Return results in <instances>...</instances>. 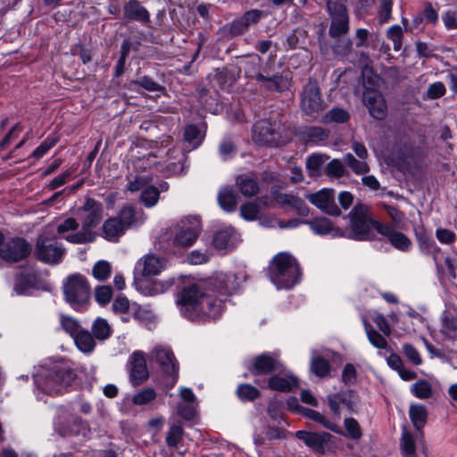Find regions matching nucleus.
I'll list each match as a JSON object with an SVG mask.
<instances>
[{
    "instance_id": "obj_36",
    "label": "nucleus",
    "mask_w": 457,
    "mask_h": 457,
    "mask_svg": "<svg viewBox=\"0 0 457 457\" xmlns=\"http://www.w3.org/2000/svg\"><path fill=\"white\" fill-rule=\"evenodd\" d=\"M311 370L316 376L325 378L329 374L330 366L326 359L320 357L315 351H312Z\"/></svg>"
},
{
    "instance_id": "obj_3",
    "label": "nucleus",
    "mask_w": 457,
    "mask_h": 457,
    "mask_svg": "<svg viewBox=\"0 0 457 457\" xmlns=\"http://www.w3.org/2000/svg\"><path fill=\"white\" fill-rule=\"evenodd\" d=\"M73 370L64 362L40 366L34 375L37 389L50 395L62 394L75 379Z\"/></svg>"
},
{
    "instance_id": "obj_49",
    "label": "nucleus",
    "mask_w": 457,
    "mask_h": 457,
    "mask_svg": "<svg viewBox=\"0 0 457 457\" xmlns=\"http://www.w3.org/2000/svg\"><path fill=\"white\" fill-rule=\"evenodd\" d=\"M386 37L393 42L395 51H399L402 48L403 29L401 26H391L386 31Z\"/></svg>"
},
{
    "instance_id": "obj_53",
    "label": "nucleus",
    "mask_w": 457,
    "mask_h": 457,
    "mask_svg": "<svg viewBox=\"0 0 457 457\" xmlns=\"http://www.w3.org/2000/svg\"><path fill=\"white\" fill-rule=\"evenodd\" d=\"M440 330L446 337L453 338L457 333V319L445 316Z\"/></svg>"
},
{
    "instance_id": "obj_61",
    "label": "nucleus",
    "mask_w": 457,
    "mask_h": 457,
    "mask_svg": "<svg viewBox=\"0 0 457 457\" xmlns=\"http://www.w3.org/2000/svg\"><path fill=\"white\" fill-rule=\"evenodd\" d=\"M345 167L339 160H332L327 168V173L329 177L340 178L344 175Z\"/></svg>"
},
{
    "instance_id": "obj_6",
    "label": "nucleus",
    "mask_w": 457,
    "mask_h": 457,
    "mask_svg": "<svg viewBox=\"0 0 457 457\" xmlns=\"http://www.w3.org/2000/svg\"><path fill=\"white\" fill-rule=\"evenodd\" d=\"M201 229V220L198 217L183 218L173 228V245L181 247L191 246L196 241Z\"/></svg>"
},
{
    "instance_id": "obj_47",
    "label": "nucleus",
    "mask_w": 457,
    "mask_h": 457,
    "mask_svg": "<svg viewBox=\"0 0 457 457\" xmlns=\"http://www.w3.org/2000/svg\"><path fill=\"white\" fill-rule=\"evenodd\" d=\"M155 397L156 392L154 391V389L151 387H146L135 394L131 401L136 405H144L154 401Z\"/></svg>"
},
{
    "instance_id": "obj_52",
    "label": "nucleus",
    "mask_w": 457,
    "mask_h": 457,
    "mask_svg": "<svg viewBox=\"0 0 457 457\" xmlns=\"http://www.w3.org/2000/svg\"><path fill=\"white\" fill-rule=\"evenodd\" d=\"M344 425L347 432V436H349L351 439L358 440L361 437L362 432L358 421L355 419H345Z\"/></svg>"
},
{
    "instance_id": "obj_51",
    "label": "nucleus",
    "mask_w": 457,
    "mask_h": 457,
    "mask_svg": "<svg viewBox=\"0 0 457 457\" xmlns=\"http://www.w3.org/2000/svg\"><path fill=\"white\" fill-rule=\"evenodd\" d=\"M237 394L240 399L245 401H253L260 395L258 389L250 384L240 385Z\"/></svg>"
},
{
    "instance_id": "obj_54",
    "label": "nucleus",
    "mask_w": 457,
    "mask_h": 457,
    "mask_svg": "<svg viewBox=\"0 0 457 457\" xmlns=\"http://www.w3.org/2000/svg\"><path fill=\"white\" fill-rule=\"evenodd\" d=\"M392 0H380L378 19L380 24L387 22L392 17Z\"/></svg>"
},
{
    "instance_id": "obj_42",
    "label": "nucleus",
    "mask_w": 457,
    "mask_h": 457,
    "mask_svg": "<svg viewBox=\"0 0 457 457\" xmlns=\"http://www.w3.org/2000/svg\"><path fill=\"white\" fill-rule=\"evenodd\" d=\"M94 336L99 340H104L111 335V327L106 320L98 318L92 326Z\"/></svg>"
},
{
    "instance_id": "obj_31",
    "label": "nucleus",
    "mask_w": 457,
    "mask_h": 457,
    "mask_svg": "<svg viewBox=\"0 0 457 457\" xmlns=\"http://www.w3.org/2000/svg\"><path fill=\"white\" fill-rule=\"evenodd\" d=\"M410 419L416 429H421L428 418V411L426 407L420 403H412L409 410Z\"/></svg>"
},
{
    "instance_id": "obj_22",
    "label": "nucleus",
    "mask_w": 457,
    "mask_h": 457,
    "mask_svg": "<svg viewBox=\"0 0 457 457\" xmlns=\"http://www.w3.org/2000/svg\"><path fill=\"white\" fill-rule=\"evenodd\" d=\"M116 218L122 222V226L126 231L130 228L141 225L145 221L143 212L136 211L130 206L123 207Z\"/></svg>"
},
{
    "instance_id": "obj_21",
    "label": "nucleus",
    "mask_w": 457,
    "mask_h": 457,
    "mask_svg": "<svg viewBox=\"0 0 457 457\" xmlns=\"http://www.w3.org/2000/svg\"><path fill=\"white\" fill-rule=\"evenodd\" d=\"M237 241V232L233 228L228 227L216 232L213 237V245L220 251H228L234 247Z\"/></svg>"
},
{
    "instance_id": "obj_33",
    "label": "nucleus",
    "mask_w": 457,
    "mask_h": 457,
    "mask_svg": "<svg viewBox=\"0 0 457 457\" xmlns=\"http://www.w3.org/2000/svg\"><path fill=\"white\" fill-rule=\"evenodd\" d=\"M73 339L77 347L84 353H90L96 346L95 340L87 330L81 329Z\"/></svg>"
},
{
    "instance_id": "obj_32",
    "label": "nucleus",
    "mask_w": 457,
    "mask_h": 457,
    "mask_svg": "<svg viewBox=\"0 0 457 457\" xmlns=\"http://www.w3.org/2000/svg\"><path fill=\"white\" fill-rule=\"evenodd\" d=\"M184 428L179 421L171 422L166 434L165 442L169 447L176 448L183 439Z\"/></svg>"
},
{
    "instance_id": "obj_9",
    "label": "nucleus",
    "mask_w": 457,
    "mask_h": 457,
    "mask_svg": "<svg viewBox=\"0 0 457 457\" xmlns=\"http://www.w3.org/2000/svg\"><path fill=\"white\" fill-rule=\"evenodd\" d=\"M327 10L330 18L328 33L332 37L344 35L349 30V17L345 5L336 0H328Z\"/></svg>"
},
{
    "instance_id": "obj_60",
    "label": "nucleus",
    "mask_w": 457,
    "mask_h": 457,
    "mask_svg": "<svg viewBox=\"0 0 457 457\" xmlns=\"http://www.w3.org/2000/svg\"><path fill=\"white\" fill-rule=\"evenodd\" d=\"M131 85H139L145 90L150 92L160 91L162 89V86H160L158 83H156L149 77H143L138 80H134L131 82Z\"/></svg>"
},
{
    "instance_id": "obj_40",
    "label": "nucleus",
    "mask_w": 457,
    "mask_h": 457,
    "mask_svg": "<svg viewBox=\"0 0 457 457\" xmlns=\"http://www.w3.org/2000/svg\"><path fill=\"white\" fill-rule=\"evenodd\" d=\"M400 446L402 454L404 457H410L416 452L413 436L405 428H403L402 433Z\"/></svg>"
},
{
    "instance_id": "obj_15",
    "label": "nucleus",
    "mask_w": 457,
    "mask_h": 457,
    "mask_svg": "<svg viewBox=\"0 0 457 457\" xmlns=\"http://www.w3.org/2000/svg\"><path fill=\"white\" fill-rule=\"evenodd\" d=\"M30 253V245L26 240L15 237L6 242L0 249V257L6 262H16L26 258Z\"/></svg>"
},
{
    "instance_id": "obj_39",
    "label": "nucleus",
    "mask_w": 457,
    "mask_h": 457,
    "mask_svg": "<svg viewBox=\"0 0 457 457\" xmlns=\"http://www.w3.org/2000/svg\"><path fill=\"white\" fill-rule=\"evenodd\" d=\"M79 227V221L73 218L69 217L62 220H61L56 226V232L59 235H62L64 238L65 236L72 235L78 232V228Z\"/></svg>"
},
{
    "instance_id": "obj_25",
    "label": "nucleus",
    "mask_w": 457,
    "mask_h": 457,
    "mask_svg": "<svg viewBox=\"0 0 457 457\" xmlns=\"http://www.w3.org/2000/svg\"><path fill=\"white\" fill-rule=\"evenodd\" d=\"M295 436L302 440L307 446L320 449L327 444L331 436L326 432H306L303 430H299L295 433Z\"/></svg>"
},
{
    "instance_id": "obj_37",
    "label": "nucleus",
    "mask_w": 457,
    "mask_h": 457,
    "mask_svg": "<svg viewBox=\"0 0 457 457\" xmlns=\"http://www.w3.org/2000/svg\"><path fill=\"white\" fill-rule=\"evenodd\" d=\"M112 311L120 313H133L136 317L140 311V306L136 303H130L125 296H118L112 303Z\"/></svg>"
},
{
    "instance_id": "obj_64",
    "label": "nucleus",
    "mask_w": 457,
    "mask_h": 457,
    "mask_svg": "<svg viewBox=\"0 0 457 457\" xmlns=\"http://www.w3.org/2000/svg\"><path fill=\"white\" fill-rule=\"evenodd\" d=\"M220 281L224 283L223 289L227 293H231L237 287V283H236V275L235 274H227L221 276Z\"/></svg>"
},
{
    "instance_id": "obj_34",
    "label": "nucleus",
    "mask_w": 457,
    "mask_h": 457,
    "mask_svg": "<svg viewBox=\"0 0 457 457\" xmlns=\"http://www.w3.org/2000/svg\"><path fill=\"white\" fill-rule=\"evenodd\" d=\"M220 206L226 212H233L237 206V195L229 187H223L218 195Z\"/></svg>"
},
{
    "instance_id": "obj_20",
    "label": "nucleus",
    "mask_w": 457,
    "mask_h": 457,
    "mask_svg": "<svg viewBox=\"0 0 457 457\" xmlns=\"http://www.w3.org/2000/svg\"><path fill=\"white\" fill-rule=\"evenodd\" d=\"M280 361L275 357L264 353L254 358L251 372L254 375L269 374L280 370Z\"/></svg>"
},
{
    "instance_id": "obj_12",
    "label": "nucleus",
    "mask_w": 457,
    "mask_h": 457,
    "mask_svg": "<svg viewBox=\"0 0 457 457\" xmlns=\"http://www.w3.org/2000/svg\"><path fill=\"white\" fill-rule=\"evenodd\" d=\"M65 253V249L55 240L40 235L37 240L36 254L45 262L57 263L61 262Z\"/></svg>"
},
{
    "instance_id": "obj_28",
    "label": "nucleus",
    "mask_w": 457,
    "mask_h": 457,
    "mask_svg": "<svg viewBox=\"0 0 457 457\" xmlns=\"http://www.w3.org/2000/svg\"><path fill=\"white\" fill-rule=\"evenodd\" d=\"M311 229L319 235L332 234L334 237L341 236L342 233L339 229L335 228L330 220L327 218H316L308 222Z\"/></svg>"
},
{
    "instance_id": "obj_41",
    "label": "nucleus",
    "mask_w": 457,
    "mask_h": 457,
    "mask_svg": "<svg viewBox=\"0 0 457 457\" xmlns=\"http://www.w3.org/2000/svg\"><path fill=\"white\" fill-rule=\"evenodd\" d=\"M184 137L191 149H195L199 146L203 140L201 131L195 125H189L186 128Z\"/></svg>"
},
{
    "instance_id": "obj_1",
    "label": "nucleus",
    "mask_w": 457,
    "mask_h": 457,
    "mask_svg": "<svg viewBox=\"0 0 457 457\" xmlns=\"http://www.w3.org/2000/svg\"><path fill=\"white\" fill-rule=\"evenodd\" d=\"M176 303L181 315L193 321L215 320L224 308L223 301L201 284L184 287Z\"/></svg>"
},
{
    "instance_id": "obj_4",
    "label": "nucleus",
    "mask_w": 457,
    "mask_h": 457,
    "mask_svg": "<svg viewBox=\"0 0 457 457\" xmlns=\"http://www.w3.org/2000/svg\"><path fill=\"white\" fill-rule=\"evenodd\" d=\"M301 271L296 259L289 253L275 255L270 265V278L278 289H289L300 278Z\"/></svg>"
},
{
    "instance_id": "obj_19",
    "label": "nucleus",
    "mask_w": 457,
    "mask_h": 457,
    "mask_svg": "<svg viewBox=\"0 0 457 457\" xmlns=\"http://www.w3.org/2000/svg\"><path fill=\"white\" fill-rule=\"evenodd\" d=\"M130 379L134 385H138L148 378L146 360L142 352H134L130 358Z\"/></svg>"
},
{
    "instance_id": "obj_11",
    "label": "nucleus",
    "mask_w": 457,
    "mask_h": 457,
    "mask_svg": "<svg viewBox=\"0 0 457 457\" xmlns=\"http://www.w3.org/2000/svg\"><path fill=\"white\" fill-rule=\"evenodd\" d=\"M327 401L330 411L337 417H340L342 407L351 413H356L360 402L358 395L353 390L330 394L327 396Z\"/></svg>"
},
{
    "instance_id": "obj_43",
    "label": "nucleus",
    "mask_w": 457,
    "mask_h": 457,
    "mask_svg": "<svg viewBox=\"0 0 457 457\" xmlns=\"http://www.w3.org/2000/svg\"><path fill=\"white\" fill-rule=\"evenodd\" d=\"M345 162L352 169V170L358 175L365 174L370 170V167L365 160H357L351 154H345Z\"/></svg>"
},
{
    "instance_id": "obj_23",
    "label": "nucleus",
    "mask_w": 457,
    "mask_h": 457,
    "mask_svg": "<svg viewBox=\"0 0 457 457\" xmlns=\"http://www.w3.org/2000/svg\"><path fill=\"white\" fill-rule=\"evenodd\" d=\"M126 232L122 222L116 217H112L104 220L102 225V235L110 242H117Z\"/></svg>"
},
{
    "instance_id": "obj_16",
    "label": "nucleus",
    "mask_w": 457,
    "mask_h": 457,
    "mask_svg": "<svg viewBox=\"0 0 457 457\" xmlns=\"http://www.w3.org/2000/svg\"><path fill=\"white\" fill-rule=\"evenodd\" d=\"M165 266L166 262L163 258L149 253L138 260L136 270L143 277L148 278L160 274L165 269Z\"/></svg>"
},
{
    "instance_id": "obj_63",
    "label": "nucleus",
    "mask_w": 457,
    "mask_h": 457,
    "mask_svg": "<svg viewBox=\"0 0 457 457\" xmlns=\"http://www.w3.org/2000/svg\"><path fill=\"white\" fill-rule=\"evenodd\" d=\"M436 237L442 244H452L456 239V235L446 228H437L436 230Z\"/></svg>"
},
{
    "instance_id": "obj_59",
    "label": "nucleus",
    "mask_w": 457,
    "mask_h": 457,
    "mask_svg": "<svg viewBox=\"0 0 457 457\" xmlns=\"http://www.w3.org/2000/svg\"><path fill=\"white\" fill-rule=\"evenodd\" d=\"M56 137H47L39 146H37L34 152L33 156L36 158H41L44 156L56 143Z\"/></svg>"
},
{
    "instance_id": "obj_56",
    "label": "nucleus",
    "mask_w": 457,
    "mask_h": 457,
    "mask_svg": "<svg viewBox=\"0 0 457 457\" xmlns=\"http://www.w3.org/2000/svg\"><path fill=\"white\" fill-rule=\"evenodd\" d=\"M61 324L63 329L69 333L72 337L81 330L79 322L70 316H61Z\"/></svg>"
},
{
    "instance_id": "obj_18",
    "label": "nucleus",
    "mask_w": 457,
    "mask_h": 457,
    "mask_svg": "<svg viewBox=\"0 0 457 457\" xmlns=\"http://www.w3.org/2000/svg\"><path fill=\"white\" fill-rule=\"evenodd\" d=\"M273 199L282 208L295 210L300 216H307L309 208L304 201L292 194H284L277 191L272 192Z\"/></svg>"
},
{
    "instance_id": "obj_2",
    "label": "nucleus",
    "mask_w": 457,
    "mask_h": 457,
    "mask_svg": "<svg viewBox=\"0 0 457 457\" xmlns=\"http://www.w3.org/2000/svg\"><path fill=\"white\" fill-rule=\"evenodd\" d=\"M370 207L358 204L350 212L351 230L353 237L358 240L366 239L371 228L388 238L390 244L397 250L406 252L411 245V240L402 232L395 231L390 225L379 223L371 219Z\"/></svg>"
},
{
    "instance_id": "obj_24",
    "label": "nucleus",
    "mask_w": 457,
    "mask_h": 457,
    "mask_svg": "<svg viewBox=\"0 0 457 457\" xmlns=\"http://www.w3.org/2000/svg\"><path fill=\"white\" fill-rule=\"evenodd\" d=\"M258 85L269 91H284L288 87V80L281 75H274L272 77H266L262 73H257L254 76Z\"/></svg>"
},
{
    "instance_id": "obj_7",
    "label": "nucleus",
    "mask_w": 457,
    "mask_h": 457,
    "mask_svg": "<svg viewBox=\"0 0 457 457\" xmlns=\"http://www.w3.org/2000/svg\"><path fill=\"white\" fill-rule=\"evenodd\" d=\"M66 301L74 308L85 304L89 299V285L80 274H73L63 283Z\"/></svg>"
},
{
    "instance_id": "obj_27",
    "label": "nucleus",
    "mask_w": 457,
    "mask_h": 457,
    "mask_svg": "<svg viewBox=\"0 0 457 457\" xmlns=\"http://www.w3.org/2000/svg\"><path fill=\"white\" fill-rule=\"evenodd\" d=\"M124 16L141 22L149 21V13L137 1L130 0L124 7Z\"/></svg>"
},
{
    "instance_id": "obj_62",
    "label": "nucleus",
    "mask_w": 457,
    "mask_h": 457,
    "mask_svg": "<svg viewBox=\"0 0 457 457\" xmlns=\"http://www.w3.org/2000/svg\"><path fill=\"white\" fill-rule=\"evenodd\" d=\"M197 404L180 403L178 405V413L184 420H191L195 416V407Z\"/></svg>"
},
{
    "instance_id": "obj_58",
    "label": "nucleus",
    "mask_w": 457,
    "mask_h": 457,
    "mask_svg": "<svg viewBox=\"0 0 457 457\" xmlns=\"http://www.w3.org/2000/svg\"><path fill=\"white\" fill-rule=\"evenodd\" d=\"M445 87L443 82L437 81L428 86L426 92V98L436 99L443 96L445 94Z\"/></svg>"
},
{
    "instance_id": "obj_5",
    "label": "nucleus",
    "mask_w": 457,
    "mask_h": 457,
    "mask_svg": "<svg viewBox=\"0 0 457 457\" xmlns=\"http://www.w3.org/2000/svg\"><path fill=\"white\" fill-rule=\"evenodd\" d=\"M79 212L87 213L82 220L81 228L72 235L65 236L64 239L74 245L91 243L96 238L93 228L100 223L104 216L103 204L93 198L86 197L85 203Z\"/></svg>"
},
{
    "instance_id": "obj_48",
    "label": "nucleus",
    "mask_w": 457,
    "mask_h": 457,
    "mask_svg": "<svg viewBox=\"0 0 457 457\" xmlns=\"http://www.w3.org/2000/svg\"><path fill=\"white\" fill-rule=\"evenodd\" d=\"M365 330L370 343L376 348L386 349L387 341L378 331L373 329L370 325L365 324Z\"/></svg>"
},
{
    "instance_id": "obj_26",
    "label": "nucleus",
    "mask_w": 457,
    "mask_h": 457,
    "mask_svg": "<svg viewBox=\"0 0 457 457\" xmlns=\"http://www.w3.org/2000/svg\"><path fill=\"white\" fill-rule=\"evenodd\" d=\"M268 197H260L254 202H249L240 207L241 217L246 220H254L258 218L261 206L268 204Z\"/></svg>"
},
{
    "instance_id": "obj_10",
    "label": "nucleus",
    "mask_w": 457,
    "mask_h": 457,
    "mask_svg": "<svg viewBox=\"0 0 457 457\" xmlns=\"http://www.w3.org/2000/svg\"><path fill=\"white\" fill-rule=\"evenodd\" d=\"M150 361L157 363L166 376L172 378L173 386L179 376V363L172 351L167 346L156 345L150 353Z\"/></svg>"
},
{
    "instance_id": "obj_14",
    "label": "nucleus",
    "mask_w": 457,
    "mask_h": 457,
    "mask_svg": "<svg viewBox=\"0 0 457 457\" xmlns=\"http://www.w3.org/2000/svg\"><path fill=\"white\" fill-rule=\"evenodd\" d=\"M306 199L327 214L338 216L341 212L335 203L334 190L322 188L320 191L306 195Z\"/></svg>"
},
{
    "instance_id": "obj_46",
    "label": "nucleus",
    "mask_w": 457,
    "mask_h": 457,
    "mask_svg": "<svg viewBox=\"0 0 457 457\" xmlns=\"http://www.w3.org/2000/svg\"><path fill=\"white\" fill-rule=\"evenodd\" d=\"M112 272V266L107 261H98L92 269V274L97 280L108 278Z\"/></svg>"
},
{
    "instance_id": "obj_57",
    "label": "nucleus",
    "mask_w": 457,
    "mask_h": 457,
    "mask_svg": "<svg viewBox=\"0 0 457 457\" xmlns=\"http://www.w3.org/2000/svg\"><path fill=\"white\" fill-rule=\"evenodd\" d=\"M403 352L405 357L414 365L419 366L422 363V359L418 350L411 344L403 345Z\"/></svg>"
},
{
    "instance_id": "obj_8",
    "label": "nucleus",
    "mask_w": 457,
    "mask_h": 457,
    "mask_svg": "<svg viewBox=\"0 0 457 457\" xmlns=\"http://www.w3.org/2000/svg\"><path fill=\"white\" fill-rule=\"evenodd\" d=\"M280 129V122L261 120L253 126V140L259 145L277 146L283 142Z\"/></svg>"
},
{
    "instance_id": "obj_38",
    "label": "nucleus",
    "mask_w": 457,
    "mask_h": 457,
    "mask_svg": "<svg viewBox=\"0 0 457 457\" xmlns=\"http://www.w3.org/2000/svg\"><path fill=\"white\" fill-rule=\"evenodd\" d=\"M411 393L419 399H428L433 395V386L428 380L420 379L411 385Z\"/></svg>"
},
{
    "instance_id": "obj_17",
    "label": "nucleus",
    "mask_w": 457,
    "mask_h": 457,
    "mask_svg": "<svg viewBox=\"0 0 457 457\" xmlns=\"http://www.w3.org/2000/svg\"><path fill=\"white\" fill-rule=\"evenodd\" d=\"M363 103L372 117L377 120L384 119L386 113V104L378 91L367 88L363 93Z\"/></svg>"
},
{
    "instance_id": "obj_44",
    "label": "nucleus",
    "mask_w": 457,
    "mask_h": 457,
    "mask_svg": "<svg viewBox=\"0 0 457 457\" xmlns=\"http://www.w3.org/2000/svg\"><path fill=\"white\" fill-rule=\"evenodd\" d=\"M328 160L323 154H312L306 161V168L311 176H317L320 173L322 164Z\"/></svg>"
},
{
    "instance_id": "obj_55",
    "label": "nucleus",
    "mask_w": 457,
    "mask_h": 457,
    "mask_svg": "<svg viewBox=\"0 0 457 457\" xmlns=\"http://www.w3.org/2000/svg\"><path fill=\"white\" fill-rule=\"evenodd\" d=\"M95 296L100 305H106L112 297V289L110 286H99L96 288Z\"/></svg>"
},
{
    "instance_id": "obj_35",
    "label": "nucleus",
    "mask_w": 457,
    "mask_h": 457,
    "mask_svg": "<svg viewBox=\"0 0 457 457\" xmlns=\"http://www.w3.org/2000/svg\"><path fill=\"white\" fill-rule=\"evenodd\" d=\"M297 380L294 377H278L274 376L269 379L268 386L277 391H290L296 386Z\"/></svg>"
},
{
    "instance_id": "obj_30",
    "label": "nucleus",
    "mask_w": 457,
    "mask_h": 457,
    "mask_svg": "<svg viewBox=\"0 0 457 457\" xmlns=\"http://www.w3.org/2000/svg\"><path fill=\"white\" fill-rule=\"evenodd\" d=\"M303 412L306 417L320 423L324 428L331 430L332 432H335L339 435L343 434L341 428L338 425H337L336 423H334L333 421H331L330 420H328L322 413H320L317 411L306 409V408L303 409Z\"/></svg>"
},
{
    "instance_id": "obj_50",
    "label": "nucleus",
    "mask_w": 457,
    "mask_h": 457,
    "mask_svg": "<svg viewBox=\"0 0 457 457\" xmlns=\"http://www.w3.org/2000/svg\"><path fill=\"white\" fill-rule=\"evenodd\" d=\"M159 199V190L153 187L148 186L144 187L142 193H141V201L145 204L147 207L154 206Z\"/></svg>"
},
{
    "instance_id": "obj_13",
    "label": "nucleus",
    "mask_w": 457,
    "mask_h": 457,
    "mask_svg": "<svg viewBox=\"0 0 457 457\" xmlns=\"http://www.w3.org/2000/svg\"><path fill=\"white\" fill-rule=\"evenodd\" d=\"M301 107L307 115L319 113L325 108L317 82L309 81L303 87Z\"/></svg>"
},
{
    "instance_id": "obj_45",
    "label": "nucleus",
    "mask_w": 457,
    "mask_h": 457,
    "mask_svg": "<svg viewBox=\"0 0 457 457\" xmlns=\"http://www.w3.org/2000/svg\"><path fill=\"white\" fill-rule=\"evenodd\" d=\"M303 139L308 142H319L327 138L326 131L320 127L305 128L303 131Z\"/></svg>"
},
{
    "instance_id": "obj_29",
    "label": "nucleus",
    "mask_w": 457,
    "mask_h": 457,
    "mask_svg": "<svg viewBox=\"0 0 457 457\" xmlns=\"http://www.w3.org/2000/svg\"><path fill=\"white\" fill-rule=\"evenodd\" d=\"M237 186L240 193L247 197L256 195L259 187L256 179L249 174H242L237 178Z\"/></svg>"
}]
</instances>
